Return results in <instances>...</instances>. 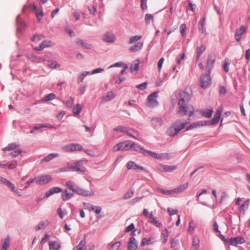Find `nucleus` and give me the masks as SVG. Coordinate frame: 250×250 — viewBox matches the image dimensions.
<instances>
[{"mask_svg": "<svg viewBox=\"0 0 250 250\" xmlns=\"http://www.w3.org/2000/svg\"><path fill=\"white\" fill-rule=\"evenodd\" d=\"M187 123L181 120H177L173 123L167 129V134L170 136H174L177 135L181 130L186 127Z\"/></svg>", "mask_w": 250, "mask_h": 250, "instance_id": "1", "label": "nucleus"}, {"mask_svg": "<svg viewBox=\"0 0 250 250\" xmlns=\"http://www.w3.org/2000/svg\"><path fill=\"white\" fill-rule=\"evenodd\" d=\"M178 109L177 114L181 115H188V120H190L191 117L194 114L195 110L194 107L191 105H187V104H182V102L178 103Z\"/></svg>", "mask_w": 250, "mask_h": 250, "instance_id": "2", "label": "nucleus"}, {"mask_svg": "<svg viewBox=\"0 0 250 250\" xmlns=\"http://www.w3.org/2000/svg\"><path fill=\"white\" fill-rule=\"evenodd\" d=\"M66 186L70 190L82 196H90L93 195V193L91 192L79 188L73 182L70 181H67L66 182Z\"/></svg>", "mask_w": 250, "mask_h": 250, "instance_id": "3", "label": "nucleus"}, {"mask_svg": "<svg viewBox=\"0 0 250 250\" xmlns=\"http://www.w3.org/2000/svg\"><path fill=\"white\" fill-rule=\"evenodd\" d=\"M133 145H134V143L132 141H124L115 146L113 147V150L114 151H125L131 148Z\"/></svg>", "mask_w": 250, "mask_h": 250, "instance_id": "4", "label": "nucleus"}, {"mask_svg": "<svg viewBox=\"0 0 250 250\" xmlns=\"http://www.w3.org/2000/svg\"><path fill=\"white\" fill-rule=\"evenodd\" d=\"M86 161H79L77 162L71 164L69 167V170L73 171H79V172H84L85 170V167L82 166L84 162L86 163ZM64 171H68L65 169Z\"/></svg>", "mask_w": 250, "mask_h": 250, "instance_id": "5", "label": "nucleus"}, {"mask_svg": "<svg viewBox=\"0 0 250 250\" xmlns=\"http://www.w3.org/2000/svg\"><path fill=\"white\" fill-rule=\"evenodd\" d=\"M199 82L201 87L204 89L208 88L211 83V80L209 73L202 75L200 78Z\"/></svg>", "mask_w": 250, "mask_h": 250, "instance_id": "6", "label": "nucleus"}, {"mask_svg": "<svg viewBox=\"0 0 250 250\" xmlns=\"http://www.w3.org/2000/svg\"><path fill=\"white\" fill-rule=\"evenodd\" d=\"M83 146L79 144H70L64 146L62 149L67 152L83 150Z\"/></svg>", "mask_w": 250, "mask_h": 250, "instance_id": "7", "label": "nucleus"}, {"mask_svg": "<svg viewBox=\"0 0 250 250\" xmlns=\"http://www.w3.org/2000/svg\"><path fill=\"white\" fill-rule=\"evenodd\" d=\"M36 183L40 185H43L50 183L52 181V177L49 175H42L36 178Z\"/></svg>", "mask_w": 250, "mask_h": 250, "instance_id": "8", "label": "nucleus"}, {"mask_svg": "<svg viewBox=\"0 0 250 250\" xmlns=\"http://www.w3.org/2000/svg\"><path fill=\"white\" fill-rule=\"evenodd\" d=\"M223 112V107L222 106L219 107L214 115V116L211 122H207L206 125H211L217 124L220 120L221 115Z\"/></svg>", "mask_w": 250, "mask_h": 250, "instance_id": "9", "label": "nucleus"}, {"mask_svg": "<svg viewBox=\"0 0 250 250\" xmlns=\"http://www.w3.org/2000/svg\"><path fill=\"white\" fill-rule=\"evenodd\" d=\"M157 96V93L155 92L149 95L147 99V102L146 104V106L149 107H155L158 104V102L156 100Z\"/></svg>", "mask_w": 250, "mask_h": 250, "instance_id": "10", "label": "nucleus"}, {"mask_svg": "<svg viewBox=\"0 0 250 250\" xmlns=\"http://www.w3.org/2000/svg\"><path fill=\"white\" fill-rule=\"evenodd\" d=\"M245 240L244 238L241 237H233L228 240V243L232 246H236L237 244H242L244 243Z\"/></svg>", "mask_w": 250, "mask_h": 250, "instance_id": "11", "label": "nucleus"}, {"mask_svg": "<svg viewBox=\"0 0 250 250\" xmlns=\"http://www.w3.org/2000/svg\"><path fill=\"white\" fill-rule=\"evenodd\" d=\"M127 248L128 250H137L138 249V242L134 237L129 239Z\"/></svg>", "mask_w": 250, "mask_h": 250, "instance_id": "12", "label": "nucleus"}, {"mask_svg": "<svg viewBox=\"0 0 250 250\" xmlns=\"http://www.w3.org/2000/svg\"><path fill=\"white\" fill-rule=\"evenodd\" d=\"M191 97V94L186 92L183 91L181 93L180 98L179 100L178 103L181 102L182 104H187V103L189 101Z\"/></svg>", "mask_w": 250, "mask_h": 250, "instance_id": "13", "label": "nucleus"}, {"mask_svg": "<svg viewBox=\"0 0 250 250\" xmlns=\"http://www.w3.org/2000/svg\"><path fill=\"white\" fill-rule=\"evenodd\" d=\"M176 168V166L161 165L159 167V170L164 172H170Z\"/></svg>", "mask_w": 250, "mask_h": 250, "instance_id": "14", "label": "nucleus"}, {"mask_svg": "<svg viewBox=\"0 0 250 250\" xmlns=\"http://www.w3.org/2000/svg\"><path fill=\"white\" fill-rule=\"evenodd\" d=\"M126 167L128 169L140 170H144V168L141 166L135 164L133 161H129L126 164Z\"/></svg>", "mask_w": 250, "mask_h": 250, "instance_id": "15", "label": "nucleus"}, {"mask_svg": "<svg viewBox=\"0 0 250 250\" xmlns=\"http://www.w3.org/2000/svg\"><path fill=\"white\" fill-rule=\"evenodd\" d=\"M116 40V37L113 33L107 32L103 37V40L107 42H113Z\"/></svg>", "mask_w": 250, "mask_h": 250, "instance_id": "16", "label": "nucleus"}, {"mask_svg": "<svg viewBox=\"0 0 250 250\" xmlns=\"http://www.w3.org/2000/svg\"><path fill=\"white\" fill-rule=\"evenodd\" d=\"M207 125V122L206 121H205V122L200 121V122H198L197 123H194L191 124V125H188L186 129H187V130H191V129L195 128H198L200 126L205 125Z\"/></svg>", "mask_w": 250, "mask_h": 250, "instance_id": "17", "label": "nucleus"}, {"mask_svg": "<svg viewBox=\"0 0 250 250\" xmlns=\"http://www.w3.org/2000/svg\"><path fill=\"white\" fill-rule=\"evenodd\" d=\"M151 123L155 128H159L162 125L163 121L160 118H153L151 119Z\"/></svg>", "mask_w": 250, "mask_h": 250, "instance_id": "18", "label": "nucleus"}, {"mask_svg": "<svg viewBox=\"0 0 250 250\" xmlns=\"http://www.w3.org/2000/svg\"><path fill=\"white\" fill-rule=\"evenodd\" d=\"M62 189L59 187H54L50 188L45 192V197L48 198L54 193H57L62 192Z\"/></svg>", "mask_w": 250, "mask_h": 250, "instance_id": "19", "label": "nucleus"}, {"mask_svg": "<svg viewBox=\"0 0 250 250\" xmlns=\"http://www.w3.org/2000/svg\"><path fill=\"white\" fill-rule=\"evenodd\" d=\"M49 250H59L61 248V245L57 241H51L49 242Z\"/></svg>", "mask_w": 250, "mask_h": 250, "instance_id": "20", "label": "nucleus"}, {"mask_svg": "<svg viewBox=\"0 0 250 250\" xmlns=\"http://www.w3.org/2000/svg\"><path fill=\"white\" fill-rule=\"evenodd\" d=\"M188 184L186 183L178 186L177 188H174V194H178L184 191L188 187Z\"/></svg>", "mask_w": 250, "mask_h": 250, "instance_id": "21", "label": "nucleus"}, {"mask_svg": "<svg viewBox=\"0 0 250 250\" xmlns=\"http://www.w3.org/2000/svg\"><path fill=\"white\" fill-rule=\"evenodd\" d=\"M6 186L8 187L15 194L18 195L19 196L21 195V192L19 189L16 188L15 186L10 182H7Z\"/></svg>", "mask_w": 250, "mask_h": 250, "instance_id": "22", "label": "nucleus"}, {"mask_svg": "<svg viewBox=\"0 0 250 250\" xmlns=\"http://www.w3.org/2000/svg\"><path fill=\"white\" fill-rule=\"evenodd\" d=\"M51 46V42L47 41H43L41 43L39 44L38 46L35 47V49L37 50H42L44 48L47 47Z\"/></svg>", "mask_w": 250, "mask_h": 250, "instance_id": "23", "label": "nucleus"}, {"mask_svg": "<svg viewBox=\"0 0 250 250\" xmlns=\"http://www.w3.org/2000/svg\"><path fill=\"white\" fill-rule=\"evenodd\" d=\"M143 46V42H139L131 46L128 50L131 52H135L141 49Z\"/></svg>", "mask_w": 250, "mask_h": 250, "instance_id": "24", "label": "nucleus"}, {"mask_svg": "<svg viewBox=\"0 0 250 250\" xmlns=\"http://www.w3.org/2000/svg\"><path fill=\"white\" fill-rule=\"evenodd\" d=\"M73 195V194L72 193L69 192L66 189L64 190L61 194L62 199L63 201H66L70 199Z\"/></svg>", "mask_w": 250, "mask_h": 250, "instance_id": "25", "label": "nucleus"}, {"mask_svg": "<svg viewBox=\"0 0 250 250\" xmlns=\"http://www.w3.org/2000/svg\"><path fill=\"white\" fill-rule=\"evenodd\" d=\"M215 59H216V57L214 55L210 54L208 55V58L207 61V65L208 67H211L213 66V65L215 61Z\"/></svg>", "mask_w": 250, "mask_h": 250, "instance_id": "26", "label": "nucleus"}, {"mask_svg": "<svg viewBox=\"0 0 250 250\" xmlns=\"http://www.w3.org/2000/svg\"><path fill=\"white\" fill-rule=\"evenodd\" d=\"M59 156V154L58 153H51L48 155L47 156L45 157L42 160V162H48L53 159L58 157Z\"/></svg>", "mask_w": 250, "mask_h": 250, "instance_id": "27", "label": "nucleus"}, {"mask_svg": "<svg viewBox=\"0 0 250 250\" xmlns=\"http://www.w3.org/2000/svg\"><path fill=\"white\" fill-rule=\"evenodd\" d=\"M213 112V109H205L204 110H201V114L206 117V118H209L211 117Z\"/></svg>", "mask_w": 250, "mask_h": 250, "instance_id": "28", "label": "nucleus"}, {"mask_svg": "<svg viewBox=\"0 0 250 250\" xmlns=\"http://www.w3.org/2000/svg\"><path fill=\"white\" fill-rule=\"evenodd\" d=\"M169 158V154L167 153H157L155 152L154 158L156 159H167Z\"/></svg>", "mask_w": 250, "mask_h": 250, "instance_id": "29", "label": "nucleus"}, {"mask_svg": "<svg viewBox=\"0 0 250 250\" xmlns=\"http://www.w3.org/2000/svg\"><path fill=\"white\" fill-rule=\"evenodd\" d=\"M206 50V46L205 45H201L200 47H197L196 48V52H197V60H198L200 58L201 55Z\"/></svg>", "mask_w": 250, "mask_h": 250, "instance_id": "30", "label": "nucleus"}, {"mask_svg": "<svg viewBox=\"0 0 250 250\" xmlns=\"http://www.w3.org/2000/svg\"><path fill=\"white\" fill-rule=\"evenodd\" d=\"M10 245V238L7 237L3 240L2 247L1 250H7Z\"/></svg>", "mask_w": 250, "mask_h": 250, "instance_id": "31", "label": "nucleus"}, {"mask_svg": "<svg viewBox=\"0 0 250 250\" xmlns=\"http://www.w3.org/2000/svg\"><path fill=\"white\" fill-rule=\"evenodd\" d=\"M82 109V105L80 104H77L76 106L73 109V113L75 115L78 116L80 114Z\"/></svg>", "mask_w": 250, "mask_h": 250, "instance_id": "32", "label": "nucleus"}, {"mask_svg": "<svg viewBox=\"0 0 250 250\" xmlns=\"http://www.w3.org/2000/svg\"><path fill=\"white\" fill-rule=\"evenodd\" d=\"M153 238L151 237H149L148 238H144L142 240L141 245L142 246H145V245H149L153 243Z\"/></svg>", "mask_w": 250, "mask_h": 250, "instance_id": "33", "label": "nucleus"}, {"mask_svg": "<svg viewBox=\"0 0 250 250\" xmlns=\"http://www.w3.org/2000/svg\"><path fill=\"white\" fill-rule=\"evenodd\" d=\"M140 64L139 60H136L134 64L131 66L130 69L131 72L136 73L138 72L139 69V66Z\"/></svg>", "mask_w": 250, "mask_h": 250, "instance_id": "34", "label": "nucleus"}, {"mask_svg": "<svg viewBox=\"0 0 250 250\" xmlns=\"http://www.w3.org/2000/svg\"><path fill=\"white\" fill-rule=\"evenodd\" d=\"M78 44H79L81 45L82 47L86 48V49H89L91 48L92 45L91 44H89L85 42H84L83 41L81 40H78L76 42Z\"/></svg>", "mask_w": 250, "mask_h": 250, "instance_id": "35", "label": "nucleus"}, {"mask_svg": "<svg viewBox=\"0 0 250 250\" xmlns=\"http://www.w3.org/2000/svg\"><path fill=\"white\" fill-rule=\"evenodd\" d=\"M116 130L123 132L127 134L130 135L131 136L133 137L130 133V130L126 127L125 126H119L116 129Z\"/></svg>", "mask_w": 250, "mask_h": 250, "instance_id": "36", "label": "nucleus"}, {"mask_svg": "<svg viewBox=\"0 0 250 250\" xmlns=\"http://www.w3.org/2000/svg\"><path fill=\"white\" fill-rule=\"evenodd\" d=\"M142 38L141 35H136L134 36H132L129 38V41L128 43L129 44H132L134 42H137L139 40H140Z\"/></svg>", "mask_w": 250, "mask_h": 250, "instance_id": "37", "label": "nucleus"}, {"mask_svg": "<svg viewBox=\"0 0 250 250\" xmlns=\"http://www.w3.org/2000/svg\"><path fill=\"white\" fill-rule=\"evenodd\" d=\"M18 146V145L16 144H10L8 145L6 147H4L2 149V150L3 151H11L12 150H13Z\"/></svg>", "mask_w": 250, "mask_h": 250, "instance_id": "38", "label": "nucleus"}, {"mask_svg": "<svg viewBox=\"0 0 250 250\" xmlns=\"http://www.w3.org/2000/svg\"><path fill=\"white\" fill-rule=\"evenodd\" d=\"M249 199L246 200L243 204L241 205L240 210L243 211V212H245V210L249 208Z\"/></svg>", "mask_w": 250, "mask_h": 250, "instance_id": "39", "label": "nucleus"}, {"mask_svg": "<svg viewBox=\"0 0 250 250\" xmlns=\"http://www.w3.org/2000/svg\"><path fill=\"white\" fill-rule=\"evenodd\" d=\"M48 65L52 69L59 68L60 66V65L57 63L56 62L51 61H48Z\"/></svg>", "mask_w": 250, "mask_h": 250, "instance_id": "40", "label": "nucleus"}, {"mask_svg": "<svg viewBox=\"0 0 250 250\" xmlns=\"http://www.w3.org/2000/svg\"><path fill=\"white\" fill-rule=\"evenodd\" d=\"M229 60L228 59H226L224 61V63L223 65V69L226 72H228L229 71Z\"/></svg>", "mask_w": 250, "mask_h": 250, "instance_id": "41", "label": "nucleus"}, {"mask_svg": "<svg viewBox=\"0 0 250 250\" xmlns=\"http://www.w3.org/2000/svg\"><path fill=\"white\" fill-rule=\"evenodd\" d=\"M121 245V242L118 241L113 244L109 250H118Z\"/></svg>", "mask_w": 250, "mask_h": 250, "instance_id": "42", "label": "nucleus"}, {"mask_svg": "<svg viewBox=\"0 0 250 250\" xmlns=\"http://www.w3.org/2000/svg\"><path fill=\"white\" fill-rule=\"evenodd\" d=\"M36 16L38 19V21H40L43 17V12L42 10H39L35 13Z\"/></svg>", "mask_w": 250, "mask_h": 250, "instance_id": "43", "label": "nucleus"}, {"mask_svg": "<svg viewBox=\"0 0 250 250\" xmlns=\"http://www.w3.org/2000/svg\"><path fill=\"white\" fill-rule=\"evenodd\" d=\"M200 240L198 237H194L192 240V246L194 248L197 250L198 246H199Z\"/></svg>", "mask_w": 250, "mask_h": 250, "instance_id": "44", "label": "nucleus"}, {"mask_svg": "<svg viewBox=\"0 0 250 250\" xmlns=\"http://www.w3.org/2000/svg\"><path fill=\"white\" fill-rule=\"evenodd\" d=\"M43 38V36L41 35H35L31 38L32 42H38Z\"/></svg>", "mask_w": 250, "mask_h": 250, "instance_id": "45", "label": "nucleus"}, {"mask_svg": "<svg viewBox=\"0 0 250 250\" xmlns=\"http://www.w3.org/2000/svg\"><path fill=\"white\" fill-rule=\"evenodd\" d=\"M56 95L54 93H50L44 97V101L47 102L54 99Z\"/></svg>", "mask_w": 250, "mask_h": 250, "instance_id": "46", "label": "nucleus"}, {"mask_svg": "<svg viewBox=\"0 0 250 250\" xmlns=\"http://www.w3.org/2000/svg\"><path fill=\"white\" fill-rule=\"evenodd\" d=\"M140 152H141V153H143L144 155H146V153H147L148 154H149L150 156H151L153 158H154V155L155 153V152H152V151H149V150H146L143 148H141L140 149Z\"/></svg>", "mask_w": 250, "mask_h": 250, "instance_id": "47", "label": "nucleus"}, {"mask_svg": "<svg viewBox=\"0 0 250 250\" xmlns=\"http://www.w3.org/2000/svg\"><path fill=\"white\" fill-rule=\"evenodd\" d=\"M153 16L150 14H146L145 17V21L146 23H149L150 21H153Z\"/></svg>", "mask_w": 250, "mask_h": 250, "instance_id": "48", "label": "nucleus"}, {"mask_svg": "<svg viewBox=\"0 0 250 250\" xmlns=\"http://www.w3.org/2000/svg\"><path fill=\"white\" fill-rule=\"evenodd\" d=\"M47 221H43L35 228V229L37 231L42 229H43L44 227L47 225Z\"/></svg>", "mask_w": 250, "mask_h": 250, "instance_id": "49", "label": "nucleus"}, {"mask_svg": "<svg viewBox=\"0 0 250 250\" xmlns=\"http://www.w3.org/2000/svg\"><path fill=\"white\" fill-rule=\"evenodd\" d=\"M114 97V93L113 92H110L103 98V100L105 101H107Z\"/></svg>", "mask_w": 250, "mask_h": 250, "instance_id": "50", "label": "nucleus"}, {"mask_svg": "<svg viewBox=\"0 0 250 250\" xmlns=\"http://www.w3.org/2000/svg\"><path fill=\"white\" fill-rule=\"evenodd\" d=\"M150 222V223L154 224L157 228H160L161 226V224L158 222V220L157 217L153 218Z\"/></svg>", "mask_w": 250, "mask_h": 250, "instance_id": "51", "label": "nucleus"}, {"mask_svg": "<svg viewBox=\"0 0 250 250\" xmlns=\"http://www.w3.org/2000/svg\"><path fill=\"white\" fill-rule=\"evenodd\" d=\"M74 103V99L71 97H69L66 103V105L68 108H71Z\"/></svg>", "mask_w": 250, "mask_h": 250, "instance_id": "52", "label": "nucleus"}, {"mask_svg": "<svg viewBox=\"0 0 250 250\" xmlns=\"http://www.w3.org/2000/svg\"><path fill=\"white\" fill-rule=\"evenodd\" d=\"M167 211L170 215H175L178 213V211L176 209H174L172 208H167Z\"/></svg>", "mask_w": 250, "mask_h": 250, "instance_id": "53", "label": "nucleus"}, {"mask_svg": "<svg viewBox=\"0 0 250 250\" xmlns=\"http://www.w3.org/2000/svg\"><path fill=\"white\" fill-rule=\"evenodd\" d=\"M162 193L166 195L174 194V189L171 190H165L161 189L160 190Z\"/></svg>", "mask_w": 250, "mask_h": 250, "instance_id": "54", "label": "nucleus"}, {"mask_svg": "<svg viewBox=\"0 0 250 250\" xmlns=\"http://www.w3.org/2000/svg\"><path fill=\"white\" fill-rule=\"evenodd\" d=\"M90 73L88 71L83 72L81 75L80 76L79 79L80 80V82H82L84 79V78L88 75H89Z\"/></svg>", "mask_w": 250, "mask_h": 250, "instance_id": "55", "label": "nucleus"}, {"mask_svg": "<svg viewBox=\"0 0 250 250\" xmlns=\"http://www.w3.org/2000/svg\"><path fill=\"white\" fill-rule=\"evenodd\" d=\"M186 28L187 27L185 24H182L181 25L180 27V30L182 36H184L185 35Z\"/></svg>", "mask_w": 250, "mask_h": 250, "instance_id": "56", "label": "nucleus"}, {"mask_svg": "<svg viewBox=\"0 0 250 250\" xmlns=\"http://www.w3.org/2000/svg\"><path fill=\"white\" fill-rule=\"evenodd\" d=\"M44 127H49V128H53V126L52 125H46L44 124H42L39 126H35L34 129L36 130L41 129L42 128Z\"/></svg>", "mask_w": 250, "mask_h": 250, "instance_id": "57", "label": "nucleus"}, {"mask_svg": "<svg viewBox=\"0 0 250 250\" xmlns=\"http://www.w3.org/2000/svg\"><path fill=\"white\" fill-rule=\"evenodd\" d=\"M185 54L184 53H183L181 55H178L177 57V63L178 64H180L181 61L183 60L185 58Z\"/></svg>", "mask_w": 250, "mask_h": 250, "instance_id": "58", "label": "nucleus"}, {"mask_svg": "<svg viewBox=\"0 0 250 250\" xmlns=\"http://www.w3.org/2000/svg\"><path fill=\"white\" fill-rule=\"evenodd\" d=\"M134 194V191L133 190L129 191L126 193L124 196V199H127L131 197H132L133 195Z\"/></svg>", "mask_w": 250, "mask_h": 250, "instance_id": "59", "label": "nucleus"}, {"mask_svg": "<svg viewBox=\"0 0 250 250\" xmlns=\"http://www.w3.org/2000/svg\"><path fill=\"white\" fill-rule=\"evenodd\" d=\"M164 61V58H162L161 59H160L159 60V61L158 62L157 65H158V70H159V72L161 71Z\"/></svg>", "mask_w": 250, "mask_h": 250, "instance_id": "60", "label": "nucleus"}, {"mask_svg": "<svg viewBox=\"0 0 250 250\" xmlns=\"http://www.w3.org/2000/svg\"><path fill=\"white\" fill-rule=\"evenodd\" d=\"M21 150H16L14 151L11 152L10 153V155L12 157H16L18 156L20 154H21Z\"/></svg>", "mask_w": 250, "mask_h": 250, "instance_id": "61", "label": "nucleus"}, {"mask_svg": "<svg viewBox=\"0 0 250 250\" xmlns=\"http://www.w3.org/2000/svg\"><path fill=\"white\" fill-rule=\"evenodd\" d=\"M146 2L147 0H141V6L143 10L147 8Z\"/></svg>", "mask_w": 250, "mask_h": 250, "instance_id": "62", "label": "nucleus"}, {"mask_svg": "<svg viewBox=\"0 0 250 250\" xmlns=\"http://www.w3.org/2000/svg\"><path fill=\"white\" fill-rule=\"evenodd\" d=\"M135 228L134 225L133 223H131L130 225H129L125 229V232H128L131 230H132Z\"/></svg>", "mask_w": 250, "mask_h": 250, "instance_id": "63", "label": "nucleus"}, {"mask_svg": "<svg viewBox=\"0 0 250 250\" xmlns=\"http://www.w3.org/2000/svg\"><path fill=\"white\" fill-rule=\"evenodd\" d=\"M88 9L91 14L95 15L96 13V9L93 6L91 5L88 7Z\"/></svg>", "mask_w": 250, "mask_h": 250, "instance_id": "64", "label": "nucleus"}]
</instances>
